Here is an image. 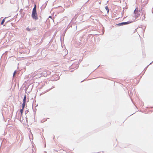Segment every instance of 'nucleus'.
<instances>
[{"label":"nucleus","instance_id":"nucleus-1","mask_svg":"<svg viewBox=\"0 0 153 153\" xmlns=\"http://www.w3.org/2000/svg\"><path fill=\"white\" fill-rule=\"evenodd\" d=\"M32 17L33 19L35 20H36L38 19L36 11V5H35L33 9L32 14Z\"/></svg>","mask_w":153,"mask_h":153},{"label":"nucleus","instance_id":"nucleus-2","mask_svg":"<svg viewBox=\"0 0 153 153\" xmlns=\"http://www.w3.org/2000/svg\"><path fill=\"white\" fill-rule=\"evenodd\" d=\"M141 12L140 10H139L137 8H136L134 11V13L135 14V17L137 18L140 16V13Z\"/></svg>","mask_w":153,"mask_h":153},{"label":"nucleus","instance_id":"nucleus-3","mask_svg":"<svg viewBox=\"0 0 153 153\" xmlns=\"http://www.w3.org/2000/svg\"><path fill=\"white\" fill-rule=\"evenodd\" d=\"M26 98V95H25L23 100V103L22 105H23V108L25 107V105Z\"/></svg>","mask_w":153,"mask_h":153},{"label":"nucleus","instance_id":"nucleus-4","mask_svg":"<svg viewBox=\"0 0 153 153\" xmlns=\"http://www.w3.org/2000/svg\"><path fill=\"white\" fill-rule=\"evenodd\" d=\"M23 105H22V109H21L20 110V112L21 113V115L22 116V114L23 112L24 109L25 107L23 108Z\"/></svg>","mask_w":153,"mask_h":153},{"label":"nucleus","instance_id":"nucleus-5","mask_svg":"<svg viewBox=\"0 0 153 153\" xmlns=\"http://www.w3.org/2000/svg\"><path fill=\"white\" fill-rule=\"evenodd\" d=\"M36 72H34L32 75V77H34L36 76Z\"/></svg>","mask_w":153,"mask_h":153},{"label":"nucleus","instance_id":"nucleus-6","mask_svg":"<svg viewBox=\"0 0 153 153\" xmlns=\"http://www.w3.org/2000/svg\"><path fill=\"white\" fill-rule=\"evenodd\" d=\"M5 18H4V19H3L2 20L1 23V25H3L4 23V22H5Z\"/></svg>","mask_w":153,"mask_h":153},{"label":"nucleus","instance_id":"nucleus-7","mask_svg":"<svg viewBox=\"0 0 153 153\" xmlns=\"http://www.w3.org/2000/svg\"><path fill=\"white\" fill-rule=\"evenodd\" d=\"M128 23L127 22H122V23H121L120 24V25H126V24H128Z\"/></svg>","mask_w":153,"mask_h":153},{"label":"nucleus","instance_id":"nucleus-8","mask_svg":"<svg viewBox=\"0 0 153 153\" xmlns=\"http://www.w3.org/2000/svg\"><path fill=\"white\" fill-rule=\"evenodd\" d=\"M105 9L107 11V12H108L109 11V9L108 8V6H106L105 7Z\"/></svg>","mask_w":153,"mask_h":153},{"label":"nucleus","instance_id":"nucleus-9","mask_svg":"<svg viewBox=\"0 0 153 153\" xmlns=\"http://www.w3.org/2000/svg\"><path fill=\"white\" fill-rule=\"evenodd\" d=\"M26 30L28 31H30V28L29 27H27L26 28Z\"/></svg>","mask_w":153,"mask_h":153},{"label":"nucleus","instance_id":"nucleus-10","mask_svg":"<svg viewBox=\"0 0 153 153\" xmlns=\"http://www.w3.org/2000/svg\"><path fill=\"white\" fill-rule=\"evenodd\" d=\"M16 71H15L14 73H13V76H14L16 74Z\"/></svg>","mask_w":153,"mask_h":153},{"label":"nucleus","instance_id":"nucleus-11","mask_svg":"<svg viewBox=\"0 0 153 153\" xmlns=\"http://www.w3.org/2000/svg\"><path fill=\"white\" fill-rule=\"evenodd\" d=\"M51 16H50L49 17V18H51Z\"/></svg>","mask_w":153,"mask_h":153},{"label":"nucleus","instance_id":"nucleus-12","mask_svg":"<svg viewBox=\"0 0 153 153\" xmlns=\"http://www.w3.org/2000/svg\"><path fill=\"white\" fill-rule=\"evenodd\" d=\"M44 76L45 77H46V76H46H46H45L44 75Z\"/></svg>","mask_w":153,"mask_h":153}]
</instances>
